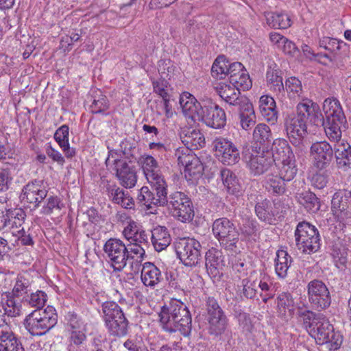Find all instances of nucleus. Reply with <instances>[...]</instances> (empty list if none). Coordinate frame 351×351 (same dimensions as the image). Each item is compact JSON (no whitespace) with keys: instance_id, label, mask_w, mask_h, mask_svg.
Listing matches in <instances>:
<instances>
[{"instance_id":"1","label":"nucleus","mask_w":351,"mask_h":351,"mask_svg":"<svg viewBox=\"0 0 351 351\" xmlns=\"http://www.w3.org/2000/svg\"><path fill=\"white\" fill-rule=\"evenodd\" d=\"M319 126L324 123V116L319 105L311 100L304 99L298 104L295 112L288 114L284 125L291 143L299 146L307 134L308 124Z\"/></svg>"},{"instance_id":"2","label":"nucleus","mask_w":351,"mask_h":351,"mask_svg":"<svg viewBox=\"0 0 351 351\" xmlns=\"http://www.w3.org/2000/svg\"><path fill=\"white\" fill-rule=\"evenodd\" d=\"M180 104L184 114L194 122L202 121L207 126L219 129L226 125V115L224 110L211 100L198 101L188 92L180 95Z\"/></svg>"},{"instance_id":"3","label":"nucleus","mask_w":351,"mask_h":351,"mask_svg":"<svg viewBox=\"0 0 351 351\" xmlns=\"http://www.w3.org/2000/svg\"><path fill=\"white\" fill-rule=\"evenodd\" d=\"M303 326L319 345L330 344V350H337L342 343V336L334 331L333 326L328 319L320 313L305 310L300 312Z\"/></svg>"},{"instance_id":"4","label":"nucleus","mask_w":351,"mask_h":351,"mask_svg":"<svg viewBox=\"0 0 351 351\" xmlns=\"http://www.w3.org/2000/svg\"><path fill=\"white\" fill-rule=\"evenodd\" d=\"M158 322L165 331H179L185 337L190 335L192 329L191 313L182 302L173 300L169 305L160 306Z\"/></svg>"},{"instance_id":"5","label":"nucleus","mask_w":351,"mask_h":351,"mask_svg":"<svg viewBox=\"0 0 351 351\" xmlns=\"http://www.w3.org/2000/svg\"><path fill=\"white\" fill-rule=\"evenodd\" d=\"M104 250L106 253L109 263L115 271H121L131 261L132 267L133 264L139 269L141 263L145 254L143 247L135 245H127L117 239H110L104 246Z\"/></svg>"},{"instance_id":"6","label":"nucleus","mask_w":351,"mask_h":351,"mask_svg":"<svg viewBox=\"0 0 351 351\" xmlns=\"http://www.w3.org/2000/svg\"><path fill=\"white\" fill-rule=\"evenodd\" d=\"M99 313L110 336L125 337L128 332L129 322L122 308L114 301H106L101 304Z\"/></svg>"},{"instance_id":"7","label":"nucleus","mask_w":351,"mask_h":351,"mask_svg":"<svg viewBox=\"0 0 351 351\" xmlns=\"http://www.w3.org/2000/svg\"><path fill=\"white\" fill-rule=\"evenodd\" d=\"M57 321L56 309L51 306H48L43 310H35L27 315L24 325L32 335L41 336L54 327Z\"/></svg>"},{"instance_id":"8","label":"nucleus","mask_w":351,"mask_h":351,"mask_svg":"<svg viewBox=\"0 0 351 351\" xmlns=\"http://www.w3.org/2000/svg\"><path fill=\"white\" fill-rule=\"evenodd\" d=\"M242 156L251 173L260 176L266 173L274 165V158L269 149H261V147L243 146Z\"/></svg>"},{"instance_id":"9","label":"nucleus","mask_w":351,"mask_h":351,"mask_svg":"<svg viewBox=\"0 0 351 351\" xmlns=\"http://www.w3.org/2000/svg\"><path fill=\"white\" fill-rule=\"evenodd\" d=\"M213 232L226 250L234 252L239 240V232L234 223L227 217H221L214 221Z\"/></svg>"},{"instance_id":"10","label":"nucleus","mask_w":351,"mask_h":351,"mask_svg":"<svg viewBox=\"0 0 351 351\" xmlns=\"http://www.w3.org/2000/svg\"><path fill=\"white\" fill-rule=\"evenodd\" d=\"M295 243L303 253L310 254L320 247V235L317 228L306 221L300 222L295 230Z\"/></svg>"},{"instance_id":"11","label":"nucleus","mask_w":351,"mask_h":351,"mask_svg":"<svg viewBox=\"0 0 351 351\" xmlns=\"http://www.w3.org/2000/svg\"><path fill=\"white\" fill-rule=\"evenodd\" d=\"M177 256L188 267L197 266L202 260L200 243L195 239L183 237L173 243Z\"/></svg>"},{"instance_id":"12","label":"nucleus","mask_w":351,"mask_h":351,"mask_svg":"<svg viewBox=\"0 0 351 351\" xmlns=\"http://www.w3.org/2000/svg\"><path fill=\"white\" fill-rule=\"evenodd\" d=\"M206 311L208 333L215 337L224 333L228 325V319L218 302L213 297L207 298Z\"/></svg>"},{"instance_id":"13","label":"nucleus","mask_w":351,"mask_h":351,"mask_svg":"<svg viewBox=\"0 0 351 351\" xmlns=\"http://www.w3.org/2000/svg\"><path fill=\"white\" fill-rule=\"evenodd\" d=\"M173 93V89L165 79L155 82V109L158 115L165 114L167 119L172 117Z\"/></svg>"},{"instance_id":"14","label":"nucleus","mask_w":351,"mask_h":351,"mask_svg":"<svg viewBox=\"0 0 351 351\" xmlns=\"http://www.w3.org/2000/svg\"><path fill=\"white\" fill-rule=\"evenodd\" d=\"M169 204L171 206L172 215L183 223L190 222L194 217L193 205L187 194L175 191L169 195Z\"/></svg>"},{"instance_id":"15","label":"nucleus","mask_w":351,"mask_h":351,"mask_svg":"<svg viewBox=\"0 0 351 351\" xmlns=\"http://www.w3.org/2000/svg\"><path fill=\"white\" fill-rule=\"evenodd\" d=\"M308 302L317 311L327 308L331 304V296L326 284L318 279L310 281L307 285Z\"/></svg>"},{"instance_id":"16","label":"nucleus","mask_w":351,"mask_h":351,"mask_svg":"<svg viewBox=\"0 0 351 351\" xmlns=\"http://www.w3.org/2000/svg\"><path fill=\"white\" fill-rule=\"evenodd\" d=\"M244 66L241 62H230L224 56H218L213 64L211 74L217 79H224L229 76L230 83L232 79L237 78V75L245 71Z\"/></svg>"},{"instance_id":"17","label":"nucleus","mask_w":351,"mask_h":351,"mask_svg":"<svg viewBox=\"0 0 351 351\" xmlns=\"http://www.w3.org/2000/svg\"><path fill=\"white\" fill-rule=\"evenodd\" d=\"M176 156L178 158V165L184 167L186 178L189 177V179L195 178L202 173V164L193 151L187 149H178Z\"/></svg>"},{"instance_id":"18","label":"nucleus","mask_w":351,"mask_h":351,"mask_svg":"<svg viewBox=\"0 0 351 351\" xmlns=\"http://www.w3.org/2000/svg\"><path fill=\"white\" fill-rule=\"evenodd\" d=\"M48 191L40 182L34 180L28 182L22 190L21 198L22 202L32 209L38 208L40 203L47 197Z\"/></svg>"},{"instance_id":"19","label":"nucleus","mask_w":351,"mask_h":351,"mask_svg":"<svg viewBox=\"0 0 351 351\" xmlns=\"http://www.w3.org/2000/svg\"><path fill=\"white\" fill-rule=\"evenodd\" d=\"M213 144L221 162L224 165H233L239 161L240 152L232 141L219 137L214 141Z\"/></svg>"},{"instance_id":"20","label":"nucleus","mask_w":351,"mask_h":351,"mask_svg":"<svg viewBox=\"0 0 351 351\" xmlns=\"http://www.w3.org/2000/svg\"><path fill=\"white\" fill-rule=\"evenodd\" d=\"M123 224L124 226L123 234L130 242L128 245H136L142 247V244H147L148 235L140 223L130 217H126L125 219L123 221Z\"/></svg>"},{"instance_id":"21","label":"nucleus","mask_w":351,"mask_h":351,"mask_svg":"<svg viewBox=\"0 0 351 351\" xmlns=\"http://www.w3.org/2000/svg\"><path fill=\"white\" fill-rule=\"evenodd\" d=\"M331 210L339 221L351 217V199L348 191L339 190L335 193L331 200Z\"/></svg>"},{"instance_id":"22","label":"nucleus","mask_w":351,"mask_h":351,"mask_svg":"<svg viewBox=\"0 0 351 351\" xmlns=\"http://www.w3.org/2000/svg\"><path fill=\"white\" fill-rule=\"evenodd\" d=\"M311 152L315 160V166L319 169H323L331 162L334 151L332 146L326 141L313 143Z\"/></svg>"},{"instance_id":"23","label":"nucleus","mask_w":351,"mask_h":351,"mask_svg":"<svg viewBox=\"0 0 351 351\" xmlns=\"http://www.w3.org/2000/svg\"><path fill=\"white\" fill-rule=\"evenodd\" d=\"M282 74V72L280 68L276 64H274L269 66L266 73V79L270 90L276 93L278 99L283 101L285 99V94Z\"/></svg>"},{"instance_id":"24","label":"nucleus","mask_w":351,"mask_h":351,"mask_svg":"<svg viewBox=\"0 0 351 351\" xmlns=\"http://www.w3.org/2000/svg\"><path fill=\"white\" fill-rule=\"evenodd\" d=\"M120 184L126 188H133L137 182V175L134 166L130 161L120 162L114 169Z\"/></svg>"},{"instance_id":"25","label":"nucleus","mask_w":351,"mask_h":351,"mask_svg":"<svg viewBox=\"0 0 351 351\" xmlns=\"http://www.w3.org/2000/svg\"><path fill=\"white\" fill-rule=\"evenodd\" d=\"M180 138L186 146L184 149L191 151L202 148L205 145V138L199 130L193 128H183L180 132Z\"/></svg>"},{"instance_id":"26","label":"nucleus","mask_w":351,"mask_h":351,"mask_svg":"<svg viewBox=\"0 0 351 351\" xmlns=\"http://www.w3.org/2000/svg\"><path fill=\"white\" fill-rule=\"evenodd\" d=\"M205 266L210 277L219 276V270L224 266L222 252L215 247L209 249L205 254Z\"/></svg>"},{"instance_id":"27","label":"nucleus","mask_w":351,"mask_h":351,"mask_svg":"<svg viewBox=\"0 0 351 351\" xmlns=\"http://www.w3.org/2000/svg\"><path fill=\"white\" fill-rule=\"evenodd\" d=\"M106 189L110 200L114 204H119L125 208H131L134 206L133 199L128 192L125 191L116 184L108 182Z\"/></svg>"},{"instance_id":"28","label":"nucleus","mask_w":351,"mask_h":351,"mask_svg":"<svg viewBox=\"0 0 351 351\" xmlns=\"http://www.w3.org/2000/svg\"><path fill=\"white\" fill-rule=\"evenodd\" d=\"M269 154H271V157L274 158V164L276 161L285 162L287 160L290 161V160L295 158V156L288 142L281 138L273 141Z\"/></svg>"},{"instance_id":"29","label":"nucleus","mask_w":351,"mask_h":351,"mask_svg":"<svg viewBox=\"0 0 351 351\" xmlns=\"http://www.w3.org/2000/svg\"><path fill=\"white\" fill-rule=\"evenodd\" d=\"M295 199L297 202L308 213L313 214L317 213L320 209V199L310 190L297 193Z\"/></svg>"},{"instance_id":"30","label":"nucleus","mask_w":351,"mask_h":351,"mask_svg":"<svg viewBox=\"0 0 351 351\" xmlns=\"http://www.w3.org/2000/svg\"><path fill=\"white\" fill-rule=\"evenodd\" d=\"M320 126L324 127L325 133L330 141L338 142L341 138L342 132L348 128V125L346 119L328 121L324 119V123Z\"/></svg>"},{"instance_id":"31","label":"nucleus","mask_w":351,"mask_h":351,"mask_svg":"<svg viewBox=\"0 0 351 351\" xmlns=\"http://www.w3.org/2000/svg\"><path fill=\"white\" fill-rule=\"evenodd\" d=\"M259 109L262 116L271 124H275L278 119L276 101L269 95H263L259 99Z\"/></svg>"},{"instance_id":"32","label":"nucleus","mask_w":351,"mask_h":351,"mask_svg":"<svg viewBox=\"0 0 351 351\" xmlns=\"http://www.w3.org/2000/svg\"><path fill=\"white\" fill-rule=\"evenodd\" d=\"M168 184L165 177L155 171V206H166L169 205Z\"/></svg>"},{"instance_id":"33","label":"nucleus","mask_w":351,"mask_h":351,"mask_svg":"<svg viewBox=\"0 0 351 351\" xmlns=\"http://www.w3.org/2000/svg\"><path fill=\"white\" fill-rule=\"evenodd\" d=\"M253 140L256 146L261 147V149H267L273 142V135L269 126L265 123L258 124L254 129Z\"/></svg>"},{"instance_id":"34","label":"nucleus","mask_w":351,"mask_h":351,"mask_svg":"<svg viewBox=\"0 0 351 351\" xmlns=\"http://www.w3.org/2000/svg\"><path fill=\"white\" fill-rule=\"evenodd\" d=\"M287 182L279 175L268 174L265 178L263 186L271 194L280 196L286 194Z\"/></svg>"},{"instance_id":"35","label":"nucleus","mask_w":351,"mask_h":351,"mask_svg":"<svg viewBox=\"0 0 351 351\" xmlns=\"http://www.w3.org/2000/svg\"><path fill=\"white\" fill-rule=\"evenodd\" d=\"M323 110L325 114V120L339 121L346 119L339 101L336 98H327L323 104Z\"/></svg>"},{"instance_id":"36","label":"nucleus","mask_w":351,"mask_h":351,"mask_svg":"<svg viewBox=\"0 0 351 351\" xmlns=\"http://www.w3.org/2000/svg\"><path fill=\"white\" fill-rule=\"evenodd\" d=\"M1 333L0 351H25L21 340L13 331Z\"/></svg>"},{"instance_id":"37","label":"nucleus","mask_w":351,"mask_h":351,"mask_svg":"<svg viewBox=\"0 0 351 351\" xmlns=\"http://www.w3.org/2000/svg\"><path fill=\"white\" fill-rule=\"evenodd\" d=\"M255 213L258 218L266 223L274 224L276 221V212L273 209V204L267 199L256 204Z\"/></svg>"},{"instance_id":"38","label":"nucleus","mask_w":351,"mask_h":351,"mask_svg":"<svg viewBox=\"0 0 351 351\" xmlns=\"http://www.w3.org/2000/svg\"><path fill=\"white\" fill-rule=\"evenodd\" d=\"M267 25L274 29H287L291 25L290 16L283 12L265 14Z\"/></svg>"},{"instance_id":"39","label":"nucleus","mask_w":351,"mask_h":351,"mask_svg":"<svg viewBox=\"0 0 351 351\" xmlns=\"http://www.w3.org/2000/svg\"><path fill=\"white\" fill-rule=\"evenodd\" d=\"M294 302L292 295L288 292H282L277 297V312L278 316L287 319L294 310Z\"/></svg>"},{"instance_id":"40","label":"nucleus","mask_w":351,"mask_h":351,"mask_svg":"<svg viewBox=\"0 0 351 351\" xmlns=\"http://www.w3.org/2000/svg\"><path fill=\"white\" fill-rule=\"evenodd\" d=\"M220 175L227 192L231 195H239L241 192V186L236 175L228 169H221Z\"/></svg>"},{"instance_id":"41","label":"nucleus","mask_w":351,"mask_h":351,"mask_svg":"<svg viewBox=\"0 0 351 351\" xmlns=\"http://www.w3.org/2000/svg\"><path fill=\"white\" fill-rule=\"evenodd\" d=\"M291 263L292 258L287 251L283 250L277 251L275 258V271L279 278L287 277Z\"/></svg>"},{"instance_id":"42","label":"nucleus","mask_w":351,"mask_h":351,"mask_svg":"<svg viewBox=\"0 0 351 351\" xmlns=\"http://www.w3.org/2000/svg\"><path fill=\"white\" fill-rule=\"evenodd\" d=\"M8 223L6 230L20 228L25 223L26 213L21 208H9L8 206Z\"/></svg>"},{"instance_id":"43","label":"nucleus","mask_w":351,"mask_h":351,"mask_svg":"<svg viewBox=\"0 0 351 351\" xmlns=\"http://www.w3.org/2000/svg\"><path fill=\"white\" fill-rule=\"evenodd\" d=\"M22 300L9 294L5 303L1 304V309L10 319L21 316L22 313Z\"/></svg>"},{"instance_id":"44","label":"nucleus","mask_w":351,"mask_h":351,"mask_svg":"<svg viewBox=\"0 0 351 351\" xmlns=\"http://www.w3.org/2000/svg\"><path fill=\"white\" fill-rule=\"evenodd\" d=\"M335 155L339 168L346 170L351 169V146L341 144L335 148Z\"/></svg>"},{"instance_id":"45","label":"nucleus","mask_w":351,"mask_h":351,"mask_svg":"<svg viewBox=\"0 0 351 351\" xmlns=\"http://www.w3.org/2000/svg\"><path fill=\"white\" fill-rule=\"evenodd\" d=\"M171 241V238L167 227L160 225L155 227V251L165 250Z\"/></svg>"},{"instance_id":"46","label":"nucleus","mask_w":351,"mask_h":351,"mask_svg":"<svg viewBox=\"0 0 351 351\" xmlns=\"http://www.w3.org/2000/svg\"><path fill=\"white\" fill-rule=\"evenodd\" d=\"M31 291V283L29 279L23 276H18L12 293L8 294L19 299L22 298L21 300L23 301V298Z\"/></svg>"},{"instance_id":"47","label":"nucleus","mask_w":351,"mask_h":351,"mask_svg":"<svg viewBox=\"0 0 351 351\" xmlns=\"http://www.w3.org/2000/svg\"><path fill=\"white\" fill-rule=\"evenodd\" d=\"M240 124L243 130H247L256 123V115L252 103L239 110Z\"/></svg>"},{"instance_id":"48","label":"nucleus","mask_w":351,"mask_h":351,"mask_svg":"<svg viewBox=\"0 0 351 351\" xmlns=\"http://www.w3.org/2000/svg\"><path fill=\"white\" fill-rule=\"evenodd\" d=\"M331 255L337 268L342 269L346 267L348 248L344 245L335 243L332 245Z\"/></svg>"},{"instance_id":"49","label":"nucleus","mask_w":351,"mask_h":351,"mask_svg":"<svg viewBox=\"0 0 351 351\" xmlns=\"http://www.w3.org/2000/svg\"><path fill=\"white\" fill-rule=\"evenodd\" d=\"M138 163L141 167L147 182L151 184L152 187H153L154 157L148 154H143L139 157Z\"/></svg>"},{"instance_id":"50","label":"nucleus","mask_w":351,"mask_h":351,"mask_svg":"<svg viewBox=\"0 0 351 351\" xmlns=\"http://www.w3.org/2000/svg\"><path fill=\"white\" fill-rule=\"evenodd\" d=\"M47 300V294L43 291L37 290L36 292H29L28 295L23 298V302L32 307H35L36 310H42Z\"/></svg>"},{"instance_id":"51","label":"nucleus","mask_w":351,"mask_h":351,"mask_svg":"<svg viewBox=\"0 0 351 351\" xmlns=\"http://www.w3.org/2000/svg\"><path fill=\"white\" fill-rule=\"evenodd\" d=\"M64 206V203L60 197L56 195H50L44 202L40 213L49 215L53 213L54 210H61Z\"/></svg>"},{"instance_id":"52","label":"nucleus","mask_w":351,"mask_h":351,"mask_svg":"<svg viewBox=\"0 0 351 351\" xmlns=\"http://www.w3.org/2000/svg\"><path fill=\"white\" fill-rule=\"evenodd\" d=\"M109 101L106 96L99 90L96 92L90 108L93 113L98 114L104 113L109 108Z\"/></svg>"},{"instance_id":"53","label":"nucleus","mask_w":351,"mask_h":351,"mask_svg":"<svg viewBox=\"0 0 351 351\" xmlns=\"http://www.w3.org/2000/svg\"><path fill=\"white\" fill-rule=\"evenodd\" d=\"M347 49L343 48L341 51H336L331 54L329 53H317V56L327 59L332 62L335 66L341 69L344 66L347 58Z\"/></svg>"},{"instance_id":"54","label":"nucleus","mask_w":351,"mask_h":351,"mask_svg":"<svg viewBox=\"0 0 351 351\" xmlns=\"http://www.w3.org/2000/svg\"><path fill=\"white\" fill-rule=\"evenodd\" d=\"M281 166L279 167V176L286 180L289 182L292 180L295 176L298 169L295 164V158L287 160L285 162H280Z\"/></svg>"},{"instance_id":"55","label":"nucleus","mask_w":351,"mask_h":351,"mask_svg":"<svg viewBox=\"0 0 351 351\" xmlns=\"http://www.w3.org/2000/svg\"><path fill=\"white\" fill-rule=\"evenodd\" d=\"M319 46L332 53L336 51H341L343 48L347 49V45L343 41H339L336 38L324 37L319 40Z\"/></svg>"},{"instance_id":"56","label":"nucleus","mask_w":351,"mask_h":351,"mask_svg":"<svg viewBox=\"0 0 351 351\" xmlns=\"http://www.w3.org/2000/svg\"><path fill=\"white\" fill-rule=\"evenodd\" d=\"M301 82L295 77H291L285 81V92L287 91L289 98H295L302 93Z\"/></svg>"},{"instance_id":"57","label":"nucleus","mask_w":351,"mask_h":351,"mask_svg":"<svg viewBox=\"0 0 351 351\" xmlns=\"http://www.w3.org/2000/svg\"><path fill=\"white\" fill-rule=\"evenodd\" d=\"M138 200L141 206H143V209L147 211L152 208V205L154 203V193L148 186H144L141 189Z\"/></svg>"},{"instance_id":"58","label":"nucleus","mask_w":351,"mask_h":351,"mask_svg":"<svg viewBox=\"0 0 351 351\" xmlns=\"http://www.w3.org/2000/svg\"><path fill=\"white\" fill-rule=\"evenodd\" d=\"M319 169V171L313 174L311 179V185L317 189H322L326 186L329 180L328 172Z\"/></svg>"},{"instance_id":"59","label":"nucleus","mask_w":351,"mask_h":351,"mask_svg":"<svg viewBox=\"0 0 351 351\" xmlns=\"http://www.w3.org/2000/svg\"><path fill=\"white\" fill-rule=\"evenodd\" d=\"M154 263L146 262L143 264L141 270V280L146 287H154Z\"/></svg>"},{"instance_id":"60","label":"nucleus","mask_w":351,"mask_h":351,"mask_svg":"<svg viewBox=\"0 0 351 351\" xmlns=\"http://www.w3.org/2000/svg\"><path fill=\"white\" fill-rule=\"evenodd\" d=\"M241 286L243 287V295L247 299H253L256 295V287L258 283L256 280L252 281L249 278H243L241 280Z\"/></svg>"},{"instance_id":"61","label":"nucleus","mask_w":351,"mask_h":351,"mask_svg":"<svg viewBox=\"0 0 351 351\" xmlns=\"http://www.w3.org/2000/svg\"><path fill=\"white\" fill-rule=\"evenodd\" d=\"M8 201L5 196H0V231H5L8 223Z\"/></svg>"},{"instance_id":"62","label":"nucleus","mask_w":351,"mask_h":351,"mask_svg":"<svg viewBox=\"0 0 351 351\" xmlns=\"http://www.w3.org/2000/svg\"><path fill=\"white\" fill-rule=\"evenodd\" d=\"M66 317L68 321V332L75 330H84V323L76 313L69 312Z\"/></svg>"},{"instance_id":"63","label":"nucleus","mask_w":351,"mask_h":351,"mask_svg":"<svg viewBox=\"0 0 351 351\" xmlns=\"http://www.w3.org/2000/svg\"><path fill=\"white\" fill-rule=\"evenodd\" d=\"M224 101L230 106H234L238 111L250 103L246 97L241 95L240 92H238L237 94L233 95L232 97H228Z\"/></svg>"},{"instance_id":"64","label":"nucleus","mask_w":351,"mask_h":351,"mask_svg":"<svg viewBox=\"0 0 351 351\" xmlns=\"http://www.w3.org/2000/svg\"><path fill=\"white\" fill-rule=\"evenodd\" d=\"M69 128L67 125H62L57 129L54 133L53 138L59 146L69 142Z\"/></svg>"}]
</instances>
